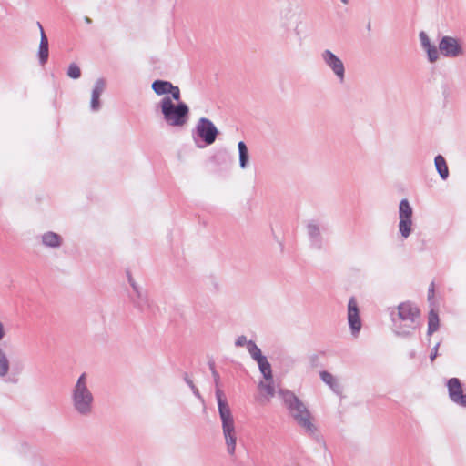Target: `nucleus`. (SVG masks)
Returning <instances> with one entry per match:
<instances>
[{
    "instance_id": "14",
    "label": "nucleus",
    "mask_w": 466,
    "mask_h": 466,
    "mask_svg": "<svg viewBox=\"0 0 466 466\" xmlns=\"http://www.w3.org/2000/svg\"><path fill=\"white\" fill-rule=\"evenodd\" d=\"M422 48L426 51L428 59L431 63H434L439 58V52L437 47L430 41L428 35L421 31L419 34Z\"/></svg>"
},
{
    "instance_id": "10",
    "label": "nucleus",
    "mask_w": 466,
    "mask_h": 466,
    "mask_svg": "<svg viewBox=\"0 0 466 466\" xmlns=\"http://www.w3.org/2000/svg\"><path fill=\"white\" fill-rule=\"evenodd\" d=\"M439 50L445 57L455 58L462 56L464 51L462 45L453 36L445 35L439 42Z\"/></svg>"
},
{
    "instance_id": "15",
    "label": "nucleus",
    "mask_w": 466,
    "mask_h": 466,
    "mask_svg": "<svg viewBox=\"0 0 466 466\" xmlns=\"http://www.w3.org/2000/svg\"><path fill=\"white\" fill-rule=\"evenodd\" d=\"M106 87V82L103 78H98L93 87L91 101H90V108L92 111L96 112L100 109V96L104 92Z\"/></svg>"
},
{
    "instance_id": "17",
    "label": "nucleus",
    "mask_w": 466,
    "mask_h": 466,
    "mask_svg": "<svg viewBox=\"0 0 466 466\" xmlns=\"http://www.w3.org/2000/svg\"><path fill=\"white\" fill-rule=\"evenodd\" d=\"M42 244L46 248H57L62 245V238L57 233L48 231L41 236Z\"/></svg>"
},
{
    "instance_id": "20",
    "label": "nucleus",
    "mask_w": 466,
    "mask_h": 466,
    "mask_svg": "<svg viewBox=\"0 0 466 466\" xmlns=\"http://www.w3.org/2000/svg\"><path fill=\"white\" fill-rule=\"evenodd\" d=\"M259 370L266 380H273L271 365L266 356L257 360Z\"/></svg>"
},
{
    "instance_id": "3",
    "label": "nucleus",
    "mask_w": 466,
    "mask_h": 466,
    "mask_svg": "<svg viewBox=\"0 0 466 466\" xmlns=\"http://www.w3.org/2000/svg\"><path fill=\"white\" fill-rule=\"evenodd\" d=\"M398 313H391L393 330L396 335L409 337L414 333L420 325V309L410 301L400 303Z\"/></svg>"
},
{
    "instance_id": "24",
    "label": "nucleus",
    "mask_w": 466,
    "mask_h": 466,
    "mask_svg": "<svg viewBox=\"0 0 466 466\" xmlns=\"http://www.w3.org/2000/svg\"><path fill=\"white\" fill-rule=\"evenodd\" d=\"M9 360L5 351L0 348V378H5L9 371Z\"/></svg>"
},
{
    "instance_id": "30",
    "label": "nucleus",
    "mask_w": 466,
    "mask_h": 466,
    "mask_svg": "<svg viewBox=\"0 0 466 466\" xmlns=\"http://www.w3.org/2000/svg\"><path fill=\"white\" fill-rule=\"evenodd\" d=\"M440 346V343L438 342L432 349L430 354V359L431 361H433L436 357L438 356V348Z\"/></svg>"
},
{
    "instance_id": "32",
    "label": "nucleus",
    "mask_w": 466,
    "mask_h": 466,
    "mask_svg": "<svg viewBox=\"0 0 466 466\" xmlns=\"http://www.w3.org/2000/svg\"><path fill=\"white\" fill-rule=\"evenodd\" d=\"M184 380L185 382L188 385V387L191 389L192 388V385H195L194 382L192 381V380H190L187 376V374L186 373L184 375Z\"/></svg>"
},
{
    "instance_id": "2",
    "label": "nucleus",
    "mask_w": 466,
    "mask_h": 466,
    "mask_svg": "<svg viewBox=\"0 0 466 466\" xmlns=\"http://www.w3.org/2000/svg\"><path fill=\"white\" fill-rule=\"evenodd\" d=\"M279 395L297 424L302 428L307 434L313 435L316 431V426L311 420V413L306 405L289 390H279Z\"/></svg>"
},
{
    "instance_id": "11",
    "label": "nucleus",
    "mask_w": 466,
    "mask_h": 466,
    "mask_svg": "<svg viewBox=\"0 0 466 466\" xmlns=\"http://www.w3.org/2000/svg\"><path fill=\"white\" fill-rule=\"evenodd\" d=\"M446 386L450 400L456 405L466 408V393L461 380L458 378H451L447 380Z\"/></svg>"
},
{
    "instance_id": "40",
    "label": "nucleus",
    "mask_w": 466,
    "mask_h": 466,
    "mask_svg": "<svg viewBox=\"0 0 466 466\" xmlns=\"http://www.w3.org/2000/svg\"><path fill=\"white\" fill-rule=\"evenodd\" d=\"M410 358H414L415 357V352L414 351L410 352Z\"/></svg>"
},
{
    "instance_id": "34",
    "label": "nucleus",
    "mask_w": 466,
    "mask_h": 466,
    "mask_svg": "<svg viewBox=\"0 0 466 466\" xmlns=\"http://www.w3.org/2000/svg\"><path fill=\"white\" fill-rule=\"evenodd\" d=\"M5 335V332L4 325L2 322H0V340H2L4 339Z\"/></svg>"
},
{
    "instance_id": "22",
    "label": "nucleus",
    "mask_w": 466,
    "mask_h": 466,
    "mask_svg": "<svg viewBox=\"0 0 466 466\" xmlns=\"http://www.w3.org/2000/svg\"><path fill=\"white\" fill-rule=\"evenodd\" d=\"M238 154H239V166L241 168H245L248 163V152L246 144L243 141L238 144Z\"/></svg>"
},
{
    "instance_id": "29",
    "label": "nucleus",
    "mask_w": 466,
    "mask_h": 466,
    "mask_svg": "<svg viewBox=\"0 0 466 466\" xmlns=\"http://www.w3.org/2000/svg\"><path fill=\"white\" fill-rule=\"evenodd\" d=\"M249 342V340L247 339V337L244 336V335H241V336H238L235 341V346L236 347H243V346H246V348L248 347V343Z\"/></svg>"
},
{
    "instance_id": "26",
    "label": "nucleus",
    "mask_w": 466,
    "mask_h": 466,
    "mask_svg": "<svg viewBox=\"0 0 466 466\" xmlns=\"http://www.w3.org/2000/svg\"><path fill=\"white\" fill-rule=\"evenodd\" d=\"M67 76L73 79L79 78L81 76L80 67L76 63H71L67 68Z\"/></svg>"
},
{
    "instance_id": "37",
    "label": "nucleus",
    "mask_w": 466,
    "mask_h": 466,
    "mask_svg": "<svg viewBox=\"0 0 466 466\" xmlns=\"http://www.w3.org/2000/svg\"><path fill=\"white\" fill-rule=\"evenodd\" d=\"M5 381H7V382H12V383H15V382L17 381V380L8 378L7 380H5Z\"/></svg>"
},
{
    "instance_id": "27",
    "label": "nucleus",
    "mask_w": 466,
    "mask_h": 466,
    "mask_svg": "<svg viewBox=\"0 0 466 466\" xmlns=\"http://www.w3.org/2000/svg\"><path fill=\"white\" fill-rule=\"evenodd\" d=\"M268 382L264 383L260 382L258 384V388L260 390L265 391L268 397H273L275 395V389L272 383V380H268Z\"/></svg>"
},
{
    "instance_id": "9",
    "label": "nucleus",
    "mask_w": 466,
    "mask_h": 466,
    "mask_svg": "<svg viewBox=\"0 0 466 466\" xmlns=\"http://www.w3.org/2000/svg\"><path fill=\"white\" fill-rule=\"evenodd\" d=\"M412 208L407 198L402 199L399 205V231L402 238H407L411 233Z\"/></svg>"
},
{
    "instance_id": "6",
    "label": "nucleus",
    "mask_w": 466,
    "mask_h": 466,
    "mask_svg": "<svg viewBox=\"0 0 466 466\" xmlns=\"http://www.w3.org/2000/svg\"><path fill=\"white\" fill-rule=\"evenodd\" d=\"M218 133V129L210 119L201 117L192 130V137L198 147H203L204 146L198 144V138L205 146H209L216 141Z\"/></svg>"
},
{
    "instance_id": "12",
    "label": "nucleus",
    "mask_w": 466,
    "mask_h": 466,
    "mask_svg": "<svg viewBox=\"0 0 466 466\" xmlns=\"http://www.w3.org/2000/svg\"><path fill=\"white\" fill-rule=\"evenodd\" d=\"M348 321L353 335L360 332L361 322L359 316L358 304L355 298H350L348 303Z\"/></svg>"
},
{
    "instance_id": "36",
    "label": "nucleus",
    "mask_w": 466,
    "mask_h": 466,
    "mask_svg": "<svg viewBox=\"0 0 466 466\" xmlns=\"http://www.w3.org/2000/svg\"><path fill=\"white\" fill-rule=\"evenodd\" d=\"M21 370H22V368H18L17 366H14L13 372L16 373V374H19Z\"/></svg>"
},
{
    "instance_id": "18",
    "label": "nucleus",
    "mask_w": 466,
    "mask_h": 466,
    "mask_svg": "<svg viewBox=\"0 0 466 466\" xmlns=\"http://www.w3.org/2000/svg\"><path fill=\"white\" fill-rule=\"evenodd\" d=\"M173 84L167 80H155L152 83V89L157 96L167 95L170 92Z\"/></svg>"
},
{
    "instance_id": "5",
    "label": "nucleus",
    "mask_w": 466,
    "mask_h": 466,
    "mask_svg": "<svg viewBox=\"0 0 466 466\" xmlns=\"http://www.w3.org/2000/svg\"><path fill=\"white\" fill-rule=\"evenodd\" d=\"M161 113L166 123L172 127H182L188 119L189 107L184 102L177 105L173 103L171 97L164 96L160 103Z\"/></svg>"
},
{
    "instance_id": "1",
    "label": "nucleus",
    "mask_w": 466,
    "mask_h": 466,
    "mask_svg": "<svg viewBox=\"0 0 466 466\" xmlns=\"http://www.w3.org/2000/svg\"><path fill=\"white\" fill-rule=\"evenodd\" d=\"M215 384V394L218 407V413L222 423V431L225 438L227 451L228 454L233 455L236 451L237 433L235 430L234 418L231 410L227 402L223 391L219 388L220 377L218 371L213 374Z\"/></svg>"
},
{
    "instance_id": "28",
    "label": "nucleus",
    "mask_w": 466,
    "mask_h": 466,
    "mask_svg": "<svg viewBox=\"0 0 466 466\" xmlns=\"http://www.w3.org/2000/svg\"><path fill=\"white\" fill-rule=\"evenodd\" d=\"M171 95V100H175L177 102H180L181 95H180V89L177 86H172L170 92L168 93Z\"/></svg>"
},
{
    "instance_id": "19",
    "label": "nucleus",
    "mask_w": 466,
    "mask_h": 466,
    "mask_svg": "<svg viewBox=\"0 0 466 466\" xmlns=\"http://www.w3.org/2000/svg\"><path fill=\"white\" fill-rule=\"evenodd\" d=\"M434 164L441 179H447L449 177V169L445 158L441 155H438L434 158Z\"/></svg>"
},
{
    "instance_id": "4",
    "label": "nucleus",
    "mask_w": 466,
    "mask_h": 466,
    "mask_svg": "<svg viewBox=\"0 0 466 466\" xmlns=\"http://www.w3.org/2000/svg\"><path fill=\"white\" fill-rule=\"evenodd\" d=\"M71 403L80 416H90L94 410L95 397L89 388L88 376L83 372L71 390Z\"/></svg>"
},
{
    "instance_id": "21",
    "label": "nucleus",
    "mask_w": 466,
    "mask_h": 466,
    "mask_svg": "<svg viewBox=\"0 0 466 466\" xmlns=\"http://www.w3.org/2000/svg\"><path fill=\"white\" fill-rule=\"evenodd\" d=\"M320 378L322 381L329 385L333 391L339 392L340 389L339 384L331 373L326 370L321 371Z\"/></svg>"
},
{
    "instance_id": "33",
    "label": "nucleus",
    "mask_w": 466,
    "mask_h": 466,
    "mask_svg": "<svg viewBox=\"0 0 466 466\" xmlns=\"http://www.w3.org/2000/svg\"><path fill=\"white\" fill-rule=\"evenodd\" d=\"M429 299H431L434 295V283L431 282V284L429 287Z\"/></svg>"
},
{
    "instance_id": "23",
    "label": "nucleus",
    "mask_w": 466,
    "mask_h": 466,
    "mask_svg": "<svg viewBox=\"0 0 466 466\" xmlns=\"http://www.w3.org/2000/svg\"><path fill=\"white\" fill-rule=\"evenodd\" d=\"M439 329V316L434 310H431L428 318V336H431L433 332Z\"/></svg>"
},
{
    "instance_id": "38",
    "label": "nucleus",
    "mask_w": 466,
    "mask_h": 466,
    "mask_svg": "<svg viewBox=\"0 0 466 466\" xmlns=\"http://www.w3.org/2000/svg\"><path fill=\"white\" fill-rule=\"evenodd\" d=\"M85 21H86L87 24L91 23V19H90V18H88V17H86V18H85Z\"/></svg>"
},
{
    "instance_id": "39",
    "label": "nucleus",
    "mask_w": 466,
    "mask_h": 466,
    "mask_svg": "<svg viewBox=\"0 0 466 466\" xmlns=\"http://www.w3.org/2000/svg\"><path fill=\"white\" fill-rule=\"evenodd\" d=\"M340 1H341L343 4L347 5V4H349V1H350V0H340Z\"/></svg>"
},
{
    "instance_id": "8",
    "label": "nucleus",
    "mask_w": 466,
    "mask_h": 466,
    "mask_svg": "<svg viewBox=\"0 0 466 466\" xmlns=\"http://www.w3.org/2000/svg\"><path fill=\"white\" fill-rule=\"evenodd\" d=\"M320 57L325 66L332 71L339 83H344L346 69L343 61L329 49L322 51Z\"/></svg>"
},
{
    "instance_id": "7",
    "label": "nucleus",
    "mask_w": 466,
    "mask_h": 466,
    "mask_svg": "<svg viewBox=\"0 0 466 466\" xmlns=\"http://www.w3.org/2000/svg\"><path fill=\"white\" fill-rule=\"evenodd\" d=\"M127 278L128 282L133 289V294L130 295V299L134 307L142 313L152 312L153 305L149 300L147 294L137 286L129 273L127 274Z\"/></svg>"
},
{
    "instance_id": "16",
    "label": "nucleus",
    "mask_w": 466,
    "mask_h": 466,
    "mask_svg": "<svg viewBox=\"0 0 466 466\" xmlns=\"http://www.w3.org/2000/svg\"><path fill=\"white\" fill-rule=\"evenodd\" d=\"M37 25L40 28V36H41L39 48H38V59H39L40 65L44 66L47 62L48 55H49L48 39H47V36L45 34L44 29L39 22L37 23Z\"/></svg>"
},
{
    "instance_id": "35",
    "label": "nucleus",
    "mask_w": 466,
    "mask_h": 466,
    "mask_svg": "<svg viewBox=\"0 0 466 466\" xmlns=\"http://www.w3.org/2000/svg\"><path fill=\"white\" fill-rule=\"evenodd\" d=\"M208 366H209V369H210L212 374H213L214 371H217L216 370V367H215V363L213 361H209L208 362Z\"/></svg>"
},
{
    "instance_id": "13",
    "label": "nucleus",
    "mask_w": 466,
    "mask_h": 466,
    "mask_svg": "<svg viewBox=\"0 0 466 466\" xmlns=\"http://www.w3.org/2000/svg\"><path fill=\"white\" fill-rule=\"evenodd\" d=\"M307 232L310 246L316 249H320L322 248L323 238L319 225L315 221H309L307 224Z\"/></svg>"
},
{
    "instance_id": "31",
    "label": "nucleus",
    "mask_w": 466,
    "mask_h": 466,
    "mask_svg": "<svg viewBox=\"0 0 466 466\" xmlns=\"http://www.w3.org/2000/svg\"><path fill=\"white\" fill-rule=\"evenodd\" d=\"M191 390L193 392V394L198 399L200 400L201 401H203V398L199 392V390H198V388L195 386V385H192V388H191Z\"/></svg>"
},
{
    "instance_id": "25",
    "label": "nucleus",
    "mask_w": 466,
    "mask_h": 466,
    "mask_svg": "<svg viewBox=\"0 0 466 466\" xmlns=\"http://www.w3.org/2000/svg\"><path fill=\"white\" fill-rule=\"evenodd\" d=\"M247 350L248 351L249 355L255 361L264 357V355L261 352V350L257 346V344L253 340H249V342L248 343Z\"/></svg>"
}]
</instances>
